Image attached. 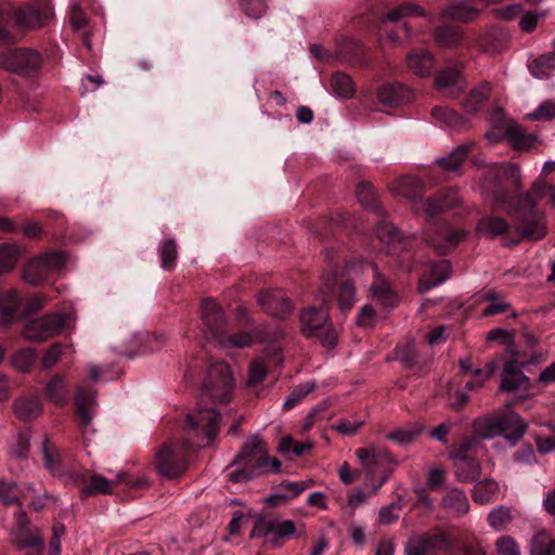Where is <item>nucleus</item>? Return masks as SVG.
<instances>
[{
	"instance_id": "f257e3e1",
	"label": "nucleus",
	"mask_w": 555,
	"mask_h": 555,
	"mask_svg": "<svg viewBox=\"0 0 555 555\" xmlns=\"http://www.w3.org/2000/svg\"><path fill=\"white\" fill-rule=\"evenodd\" d=\"M511 181L517 189L520 188V171L514 164L499 165L487 171L482 188L492 193L499 204L506 205V210L514 220L515 238L511 244H518L522 240L540 241L546 235L544 214L535 208V203L529 193L508 201L505 183Z\"/></svg>"
},
{
	"instance_id": "f03ea898",
	"label": "nucleus",
	"mask_w": 555,
	"mask_h": 555,
	"mask_svg": "<svg viewBox=\"0 0 555 555\" xmlns=\"http://www.w3.org/2000/svg\"><path fill=\"white\" fill-rule=\"evenodd\" d=\"M220 415L214 409L198 408L186 417L185 440L163 447L156 456L155 467L163 477H180L188 468V451L206 447L218 435Z\"/></svg>"
},
{
	"instance_id": "7ed1b4c3",
	"label": "nucleus",
	"mask_w": 555,
	"mask_h": 555,
	"mask_svg": "<svg viewBox=\"0 0 555 555\" xmlns=\"http://www.w3.org/2000/svg\"><path fill=\"white\" fill-rule=\"evenodd\" d=\"M10 16L14 18L17 26L35 29L44 26L53 17V10L47 0L36 1L23 8H12L8 3H1L0 46L15 41V37L5 26Z\"/></svg>"
},
{
	"instance_id": "20e7f679",
	"label": "nucleus",
	"mask_w": 555,
	"mask_h": 555,
	"mask_svg": "<svg viewBox=\"0 0 555 555\" xmlns=\"http://www.w3.org/2000/svg\"><path fill=\"white\" fill-rule=\"evenodd\" d=\"M268 449L264 442L253 436L242 447L241 452L235 456L232 466L241 464L242 467L229 473V480L233 482H245L263 474V461Z\"/></svg>"
},
{
	"instance_id": "39448f33",
	"label": "nucleus",
	"mask_w": 555,
	"mask_h": 555,
	"mask_svg": "<svg viewBox=\"0 0 555 555\" xmlns=\"http://www.w3.org/2000/svg\"><path fill=\"white\" fill-rule=\"evenodd\" d=\"M356 456L360 465L365 469L366 481L380 476L378 483L373 488L375 493L386 481L398 465V461L384 448L371 446L356 450Z\"/></svg>"
},
{
	"instance_id": "423d86ee",
	"label": "nucleus",
	"mask_w": 555,
	"mask_h": 555,
	"mask_svg": "<svg viewBox=\"0 0 555 555\" xmlns=\"http://www.w3.org/2000/svg\"><path fill=\"white\" fill-rule=\"evenodd\" d=\"M44 59L33 48H17L0 52V68L24 78L38 76Z\"/></svg>"
},
{
	"instance_id": "0eeeda50",
	"label": "nucleus",
	"mask_w": 555,
	"mask_h": 555,
	"mask_svg": "<svg viewBox=\"0 0 555 555\" xmlns=\"http://www.w3.org/2000/svg\"><path fill=\"white\" fill-rule=\"evenodd\" d=\"M69 322V315L64 313H48L27 321L23 327V337L36 344H42L59 336Z\"/></svg>"
},
{
	"instance_id": "6e6552de",
	"label": "nucleus",
	"mask_w": 555,
	"mask_h": 555,
	"mask_svg": "<svg viewBox=\"0 0 555 555\" xmlns=\"http://www.w3.org/2000/svg\"><path fill=\"white\" fill-rule=\"evenodd\" d=\"M300 323L305 336L317 337L326 347H333L336 344V333L324 307H310L304 310L300 314Z\"/></svg>"
},
{
	"instance_id": "1a4fd4ad",
	"label": "nucleus",
	"mask_w": 555,
	"mask_h": 555,
	"mask_svg": "<svg viewBox=\"0 0 555 555\" xmlns=\"http://www.w3.org/2000/svg\"><path fill=\"white\" fill-rule=\"evenodd\" d=\"M234 377L229 365L222 361L210 364L204 383L203 396L212 398L220 403L231 400Z\"/></svg>"
},
{
	"instance_id": "9d476101",
	"label": "nucleus",
	"mask_w": 555,
	"mask_h": 555,
	"mask_svg": "<svg viewBox=\"0 0 555 555\" xmlns=\"http://www.w3.org/2000/svg\"><path fill=\"white\" fill-rule=\"evenodd\" d=\"M466 235V231L442 223L428 228L425 232V241L434 250L443 255L455 248Z\"/></svg>"
},
{
	"instance_id": "9b49d317",
	"label": "nucleus",
	"mask_w": 555,
	"mask_h": 555,
	"mask_svg": "<svg viewBox=\"0 0 555 555\" xmlns=\"http://www.w3.org/2000/svg\"><path fill=\"white\" fill-rule=\"evenodd\" d=\"M361 266L370 269L373 273V282L369 289L372 302H375L385 310L397 307L399 304V296L392 288L390 282L378 271L376 264L371 262H361Z\"/></svg>"
},
{
	"instance_id": "f8f14e48",
	"label": "nucleus",
	"mask_w": 555,
	"mask_h": 555,
	"mask_svg": "<svg viewBox=\"0 0 555 555\" xmlns=\"http://www.w3.org/2000/svg\"><path fill=\"white\" fill-rule=\"evenodd\" d=\"M201 319L205 337L217 343L227 333L228 322L222 309L211 299H204L201 304Z\"/></svg>"
},
{
	"instance_id": "ddd939ff",
	"label": "nucleus",
	"mask_w": 555,
	"mask_h": 555,
	"mask_svg": "<svg viewBox=\"0 0 555 555\" xmlns=\"http://www.w3.org/2000/svg\"><path fill=\"white\" fill-rule=\"evenodd\" d=\"M451 548L452 543L446 533H427L409 540L404 545V554L441 555L442 552H449Z\"/></svg>"
},
{
	"instance_id": "4468645a",
	"label": "nucleus",
	"mask_w": 555,
	"mask_h": 555,
	"mask_svg": "<svg viewBox=\"0 0 555 555\" xmlns=\"http://www.w3.org/2000/svg\"><path fill=\"white\" fill-rule=\"evenodd\" d=\"M477 232L488 238L502 236L504 246H512L511 240L515 238V230L504 218L498 216H486L479 220L476 227Z\"/></svg>"
},
{
	"instance_id": "2eb2a0df",
	"label": "nucleus",
	"mask_w": 555,
	"mask_h": 555,
	"mask_svg": "<svg viewBox=\"0 0 555 555\" xmlns=\"http://www.w3.org/2000/svg\"><path fill=\"white\" fill-rule=\"evenodd\" d=\"M525 366V363H518L516 360L507 361L502 370L500 390L505 392L528 390L530 379L522 373Z\"/></svg>"
},
{
	"instance_id": "dca6fc26",
	"label": "nucleus",
	"mask_w": 555,
	"mask_h": 555,
	"mask_svg": "<svg viewBox=\"0 0 555 555\" xmlns=\"http://www.w3.org/2000/svg\"><path fill=\"white\" fill-rule=\"evenodd\" d=\"M296 531V524L293 520H278L260 517L256 520L251 530V538H264L270 533L279 538L293 535Z\"/></svg>"
},
{
	"instance_id": "f3484780",
	"label": "nucleus",
	"mask_w": 555,
	"mask_h": 555,
	"mask_svg": "<svg viewBox=\"0 0 555 555\" xmlns=\"http://www.w3.org/2000/svg\"><path fill=\"white\" fill-rule=\"evenodd\" d=\"M257 302L278 319H284L293 311L291 302L282 291L261 292L257 296Z\"/></svg>"
},
{
	"instance_id": "a211bd4d",
	"label": "nucleus",
	"mask_w": 555,
	"mask_h": 555,
	"mask_svg": "<svg viewBox=\"0 0 555 555\" xmlns=\"http://www.w3.org/2000/svg\"><path fill=\"white\" fill-rule=\"evenodd\" d=\"M504 437L516 444L520 441L527 431L528 424L515 412L507 411L495 414Z\"/></svg>"
},
{
	"instance_id": "6ab92c4d",
	"label": "nucleus",
	"mask_w": 555,
	"mask_h": 555,
	"mask_svg": "<svg viewBox=\"0 0 555 555\" xmlns=\"http://www.w3.org/2000/svg\"><path fill=\"white\" fill-rule=\"evenodd\" d=\"M377 99L383 105L398 107L412 99V92L399 82L385 83L378 88Z\"/></svg>"
},
{
	"instance_id": "aec40b11",
	"label": "nucleus",
	"mask_w": 555,
	"mask_h": 555,
	"mask_svg": "<svg viewBox=\"0 0 555 555\" xmlns=\"http://www.w3.org/2000/svg\"><path fill=\"white\" fill-rule=\"evenodd\" d=\"M436 88L447 95H455L465 87V80L459 69L448 67L437 74Z\"/></svg>"
},
{
	"instance_id": "412c9836",
	"label": "nucleus",
	"mask_w": 555,
	"mask_h": 555,
	"mask_svg": "<svg viewBox=\"0 0 555 555\" xmlns=\"http://www.w3.org/2000/svg\"><path fill=\"white\" fill-rule=\"evenodd\" d=\"M443 509L453 517H463L469 512V501L464 491L450 489L441 500Z\"/></svg>"
},
{
	"instance_id": "4be33fe9",
	"label": "nucleus",
	"mask_w": 555,
	"mask_h": 555,
	"mask_svg": "<svg viewBox=\"0 0 555 555\" xmlns=\"http://www.w3.org/2000/svg\"><path fill=\"white\" fill-rule=\"evenodd\" d=\"M435 57L427 50L412 51L406 55L408 68L418 77H428L435 68Z\"/></svg>"
},
{
	"instance_id": "5701e85b",
	"label": "nucleus",
	"mask_w": 555,
	"mask_h": 555,
	"mask_svg": "<svg viewBox=\"0 0 555 555\" xmlns=\"http://www.w3.org/2000/svg\"><path fill=\"white\" fill-rule=\"evenodd\" d=\"M75 404L82 426H89L93 420L91 409L95 404L94 392L88 386H78L75 393Z\"/></svg>"
},
{
	"instance_id": "b1692460",
	"label": "nucleus",
	"mask_w": 555,
	"mask_h": 555,
	"mask_svg": "<svg viewBox=\"0 0 555 555\" xmlns=\"http://www.w3.org/2000/svg\"><path fill=\"white\" fill-rule=\"evenodd\" d=\"M125 480V474L119 472L114 478H105L101 475H92L90 482L82 488L81 493L86 496L96 494H111L116 486Z\"/></svg>"
},
{
	"instance_id": "393cba45",
	"label": "nucleus",
	"mask_w": 555,
	"mask_h": 555,
	"mask_svg": "<svg viewBox=\"0 0 555 555\" xmlns=\"http://www.w3.org/2000/svg\"><path fill=\"white\" fill-rule=\"evenodd\" d=\"M13 412L18 420L29 422L42 413V404L36 396L21 397L14 401Z\"/></svg>"
},
{
	"instance_id": "a878e982",
	"label": "nucleus",
	"mask_w": 555,
	"mask_h": 555,
	"mask_svg": "<svg viewBox=\"0 0 555 555\" xmlns=\"http://www.w3.org/2000/svg\"><path fill=\"white\" fill-rule=\"evenodd\" d=\"M391 191L397 195L410 199L413 206L414 202L422 196L424 188L421 181L415 177H401L392 183Z\"/></svg>"
},
{
	"instance_id": "bb28decb",
	"label": "nucleus",
	"mask_w": 555,
	"mask_h": 555,
	"mask_svg": "<svg viewBox=\"0 0 555 555\" xmlns=\"http://www.w3.org/2000/svg\"><path fill=\"white\" fill-rule=\"evenodd\" d=\"M11 541L18 550L41 548L43 540L38 530L31 531L29 527L13 528L11 531Z\"/></svg>"
},
{
	"instance_id": "cd10ccee",
	"label": "nucleus",
	"mask_w": 555,
	"mask_h": 555,
	"mask_svg": "<svg viewBox=\"0 0 555 555\" xmlns=\"http://www.w3.org/2000/svg\"><path fill=\"white\" fill-rule=\"evenodd\" d=\"M481 449L482 446L480 442V438H478L477 436H470L452 447V449L449 452V459L451 461L463 459H476Z\"/></svg>"
},
{
	"instance_id": "c85d7f7f",
	"label": "nucleus",
	"mask_w": 555,
	"mask_h": 555,
	"mask_svg": "<svg viewBox=\"0 0 555 555\" xmlns=\"http://www.w3.org/2000/svg\"><path fill=\"white\" fill-rule=\"evenodd\" d=\"M451 272V263L449 260L442 259L431 264L429 276L427 280L420 282V291L427 292L449 279Z\"/></svg>"
},
{
	"instance_id": "c756f323",
	"label": "nucleus",
	"mask_w": 555,
	"mask_h": 555,
	"mask_svg": "<svg viewBox=\"0 0 555 555\" xmlns=\"http://www.w3.org/2000/svg\"><path fill=\"white\" fill-rule=\"evenodd\" d=\"M505 132L516 150H529L537 141V135L526 132L519 125L508 121L505 125Z\"/></svg>"
},
{
	"instance_id": "7c9ffc66",
	"label": "nucleus",
	"mask_w": 555,
	"mask_h": 555,
	"mask_svg": "<svg viewBox=\"0 0 555 555\" xmlns=\"http://www.w3.org/2000/svg\"><path fill=\"white\" fill-rule=\"evenodd\" d=\"M21 305V296L16 291H7L0 295V317L1 322L11 324L16 319V313Z\"/></svg>"
},
{
	"instance_id": "2f4dec72",
	"label": "nucleus",
	"mask_w": 555,
	"mask_h": 555,
	"mask_svg": "<svg viewBox=\"0 0 555 555\" xmlns=\"http://www.w3.org/2000/svg\"><path fill=\"white\" fill-rule=\"evenodd\" d=\"M67 393L66 378L61 374L53 375L44 386V396L59 405L65 404Z\"/></svg>"
},
{
	"instance_id": "473e14b6",
	"label": "nucleus",
	"mask_w": 555,
	"mask_h": 555,
	"mask_svg": "<svg viewBox=\"0 0 555 555\" xmlns=\"http://www.w3.org/2000/svg\"><path fill=\"white\" fill-rule=\"evenodd\" d=\"M455 477L461 482L476 481L481 475V465L476 459L454 460Z\"/></svg>"
},
{
	"instance_id": "72a5a7b5",
	"label": "nucleus",
	"mask_w": 555,
	"mask_h": 555,
	"mask_svg": "<svg viewBox=\"0 0 555 555\" xmlns=\"http://www.w3.org/2000/svg\"><path fill=\"white\" fill-rule=\"evenodd\" d=\"M499 485L494 479L487 478L477 482L473 489V499L478 504H489L499 494Z\"/></svg>"
},
{
	"instance_id": "f704fd0d",
	"label": "nucleus",
	"mask_w": 555,
	"mask_h": 555,
	"mask_svg": "<svg viewBox=\"0 0 555 555\" xmlns=\"http://www.w3.org/2000/svg\"><path fill=\"white\" fill-rule=\"evenodd\" d=\"M473 144H462L452 150L449 155L437 159V164L446 171H455L467 158Z\"/></svg>"
},
{
	"instance_id": "c9c22d12",
	"label": "nucleus",
	"mask_w": 555,
	"mask_h": 555,
	"mask_svg": "<svg viewBox=\"0 0 555 555\" xmlns=\"http://www.w3.org/2000/svg\"><path fill=\"white\" fill-rule=\"evenodd\" d=\"M21 256V249L17 245L11 243H0V274L11 272Z\"/></svg>"
},
{
	"instance_id": "e433bc0d",
	"label": "nucleus",
	"mask_w": 555,
	"mask_h": 555,
	"mask_svg": "<svg viewBox=\"0 0 555 555\" xmlns=\"http://www.w3.org/2000/svg\"><path fill=\"white\" fill-rule=\"evenodd\" d=\"M435 41L443 48H454L461 43L463 34L459 27L442 26L434 33Z\"/></svg>"
},
{
	"instance_id": "4c0bfd02",
	"label": "nucleus",
	"mask_w": 555,
	"mask_h": 555,
	"mask_svg": "<svg viewBox=\"0 0 555 555\" xmlns=\"http://www.w3.org/2000/svg\"><path fill=\"white\" fill-rule=\"evenodd\" d=\"M331 87L337 96L345 99L351 98L356 90L352 78L341 72L333 74L331 79Z\"/></svg>"
},
{
	"instance_id": "58836bf2",
	"label": "nucleus",
	"mask_w": 555,
	"mask_h": 555,
	"mask_svg": "<svg viewBox=\"0 0 555 555\" xmlns=\"http://www.w3.org/2000/svg\"><path fill=\"white\" fill-rule=\"evenodd\" d=\"M255 341L256 339L248 332H240L232 335H227V333H224L216 345L222 349L245 348Z\"/></svg>"
},
{
	"instance_id": "ea45409f",
	"label": "nucleus",
	"mask_w": 555,
	"mask_h": 555,
	"mask_svg": "<svg viewBox=\"0 0 555 555\" xmlns=\"http://www.w3.org/2000/svg\"><path fill=\"white\" fill-rule=\"evenodd\" d=\"M485 301L489 305L482 310L483 317H490L507 312L511 309V305L498 293L487 292L482 295Z\"/></svg>"
},
{
	"instance_id": "a19ab883",
	"label": "nucleus",
	"mask_w": 555,
	"mask_h": 555,
	"mask_svg": "<svg viewBox=\"0 0 555 555\" xmlns=\"http://www.w3.org/2000/svg\"><path fill=\"white\" fill-rule=\"evenodd\" d=\"M531 555H555V540L540 531L531 540Z\"/></svg>"
},
{
	"instance_id": "79ce46f5",
	"label": "nucleus",
	"mask_w": 555,
	"mask_h": 555,
	"mask_svg": "<svg viewBox=\"0 0 555 555\" xmlns=\"http://www.w3.org/2000/svg\"><path fill=\"white\" fill-rule=\"evenodd\" d=\"M48 275L49 272L42 264V261L39 259V257L28 261L24 268V279L31 285L41 283L47 279Z\"/></svg>"
},
{
	"instance_id": "37998d69",
	"label": "nucleus",
	"mask_w": 555,
	"mask_h": 555,
	"mask_svg": "<svg viewBox=\"0 0 555 555\" xmlns=\"http://www.w3.org/2000/svg\"><path fill=\"white\" fill-rule=\"evenodd\" d=\"M476 429L479 435L478 438L480 439H492L503 435L495 414L477 421Z\"/></svg>"
},
{
	"instance_id": "c03bdc74",
	"label": "nucleus",
	"mask_w": 555,
	"mask_h": 555,
	"mask_svg": "<svg viewBox=\"0 0 555 555\" xmlns=\"http://www.w3.org/2000/svg\"><path fill=\"white\" fill-rule=\"evenodd\" d=\"M488 524L495 531H501L513 520L512 511L505 505H499L488 514Z\"/></svg>"
},
{
	"instance_id": "a18cd8bd",
	"label": "nucleus",
	"mask_w": 555,
	"mask_h": 555,
	"mask_svg": "<svg viewBox=\"0 0 555 555\" xmlns=\"http://www.w3.org/2000/svg\"><path fill=\"white\" fill-rule=\"evenodd\" d=\"M529 68L532 76L538 79L547 77L555 68V54L550 53L541 55L540 57L532 61Z\"/></svg>"
},
{
	"instance_id": "49530a36",
	"label": "nucleus",
	"mask_w": 555,
	"mask_h": 555,
	"mask_svg": "<svg viewBox=\"0 0 555 555\" xmlns=\"http://www.w3.org/2000/svg\"><path fill=\"white\" fill-rule=\"evenodd\" d=\"M490 93L489 85L485 83L480 87L470 91L468 96L464 101L466 111L475 113L479 109V106L488 99Z\"/></svg>"
},
{
	"instance_id": "de8ad7c7",
	"label": "nucleus",
	"mask_w": 555,
	"mask_h": 555,
	"mask_svg": "<svg viewBox=\"0 0 555 555\" xmlns=\"http://www.w3.org/2000/svg\"><path fill=\"white\" fill-rule=\"evenodd\" d=\"M431 115L435 119L453 128H460L465 124L463 117L449 107L436 106L433 108Z\"/></svg>"
},
{
	"instance_id": "09e8293b",
	"label": "nucleus",
	"mask_w": 555,
	"mask_h": 555,
	"mask_svg": "<svg viewBox=\"0 0 555 555\" xmlns=\"http://www.w3.org/2000/svg\"><path fill=\"white\" fill-rule=\"evenodd\" d=\"M442 15L457 21H468L476 15V9L470 4L454 2L443 10Z\"/></svg>"
},
{
	"instance_id": "8fccbe9b",
	"label": "nucleus",
	"mask_w": 555,
	"mask_h": 555,
	"mask_svg": "<svg viewBox=\"0 0 555 555\" xmlns=\"http://www.w3.org/2000/svg\"><path fill=\"white\" fill-rule=\"evenodd\" d=\"M41 449L43 454L44 466L52 474H60L61 466L59 451L50 443V441L47 438L42 441Z\"/></svg>"
},
{
	"instance_id": "3c124183",
	"label": "nucleus",
	"mask_w": 555,
	"mask_h": 555,
	"mask_svg": "<svg viewBox=\"0 0 555 555\" xmlns=\"http://www.w3.org/2000/svg\"><path fill=\"white\" fill-rule=\"evenodd\" d=\"M37 359V352L34 348H24L16 351L12 362L20 372H28Z\"/></svg>"
},
{
	"instance_id": "603ef678",
	"label": "nucleus",
	"mask_w": 555,
	"mask_h": 555,
	"mask_svg": "<svg viewBox=\"0 0 555 555\" xmlns=\"http://www.w3.org/2000/svg\"><path fill=\"white\" fill-rule=\"evenodd\" d=\"M396 358L405 366L413 367L420 364L417 359L415 345L413 343H405L403 345L397 346L396 349Z\"/></svg>"
},
{
	"instance_id": "864d4df0",
	"label": "nucleus",
	"mask_w": 555,
	"mask_h": 555,
	"mask_svg": "<svg viewBox=\"0 0 555 555\" xmlns=\"http://www.w3.org/2000/svg\"><path fill=\"white\" fill-rule=\"evenodd\" d=\"M425 15L423 9L413 3H403L392 10L387 15V20L390 22H397L403 17L421 16Z\"/></svg>"
},
{
	"instance_id": "5fc2aeb1",
	"label": "nucleus",
	"mask_w": 555,
	"mask_h": 555,
	"mask_svg": "<svg viewBox=\"0 0 555 555\" xmlns=\"http://www.w3.org/2000/svg\"><path fill=\"white\" fill-rule=\"evenodd\" d=\"M315 388V383L307 382L297 386L289 396L285 399L283 406L285 410L294 408L299 403L308 393Z\"/></svg>"
},
{
	"instance_id": "6e6d98bb",
	"label": "nucleus",
	"mask_w": 555,
	"mask_h": 555,
	"mask_svg": "<svg viewBox=\"0 0 555 555\" xmlns=\"http://www.w3.org/2000/svg\"><path fill=\"white\" fill-rule=\"evenodd\" d=\"M356 302V288L352 282L341 283L338 294V307L340 310H349Z\"/></svg>"
},
{
	"instance_id": "4d7b16f0",
	"label": "nucleus",
	"mask_w": 555,
	"mask_h": 555,
	"mask_svg": "<svg viewBox=\"0 0 555 555\" xmlns=\"http://www.w3.org/2000/svg\"><path fill=\"white\" fill-rule=\"evenodd\" d=\"M241 10L250 18L262 17L268 10L266 0H240Z\"/></svg>"
},
{
	"instance_id": "13d9d810",
	"label": "nucleus",
	"mask_w": 555,
	"mask_h": 555,
	"mask_svg": "<svg viewBox=\"0 0 555 555\" xmlns=\"http://www.w3.org/2000/svg\"><path fill=\"white\" fill-rule=\"evenodd\" d=\"M412 207L416 212H422L427 217H435L442 211V206L438 198H422L421 196L414 202Z\"/></svg>"
},
{
	"instance_id": "bf43d9fd",
	"label": "nucleus",
	"mask_w": 555,
	"mask_h": 555,
	"mask_svg": "<svg viewBox=\"0 0 555 555\" xmlns=\"http://www.w3.org/2000/svg\"><path fill=\"white\" fill-rule=\"evenodd\" d=\"M178 256L177 244L172 238L167 240L160 248L162 267L165 270H172Z\"/></svg>"
},
{
	"instance_id": "052dcab7",
	"label": "nucleus",
	"mask_w": 555,
	"mask_h": 555,
	"mask_svg": "<svg viewBox=\"0 0 555 555\" xmlns=\"http://www.w3.org/2000/svg\"><path fill=\"white\" fill-rule=\"evenodd\" d=\"M379 320L378 312L373 307L372 302L365 304L359 311L357 324L363 327H372Z\"/></svg>"
},
{
	"instance_id": "680f3d73",
	"label": "nucleus",
	"mask_w": 555,
	"mask_h": 555,
	"mask_svg": "<svg viewBox=\"0 0 555 555\" xmlns=\"http://www.w3.org/2000/svg\"><path fill=\"white\" fill-rule=\"evenodd\" d=\"M504 34L500 30H493L488 35L487 42L482 49L489 54L500 53L505 48Z\"/></svg>"
},
{
	"instance_id": "e2e57ef3",
	"label": "nucleus",
	"mask_w": 555,
	"mask_h": 555,
	"mask_svg": "<svg viewBox=\"0 0 555 555\" xmlns=\"http://www.w3.org/2000/svg\"><path fill=\"white\" fill-rule=\"evenodd\" d=\"M376 234L379 237L380 241L385 242L386 244H393L398 241H400V231L389 222H382L378 224Z\"/></svg>"
},
{
	"instance_id": "0e129e2a",
	"label": "nucleus",
	"mask_w": 555,
	"mask_h": 555,
	"mask_svg": "<svg viewBox=\"0 0 555 555\" xmlns=\"http://www.w3.org/2000/svg\"><path fill=\"white\" fill-rule=\"evenodd\" d=\"M420 429L398 428L386 435V438L399 444H409L420 435Z\"/></svg>"
},
{
	"instance_id": "69168bd1",
	"label": "nucleus",
	"mask_w": 555,
	"mask_h": 555,
	"mask_svg": "<svg viewBox=\"0 0 555 555\" xmlns=\"http://www.w3.org/2000/svg\"><path fill=\"white\" fill-rule=\"evenodd\" d=\"M498 555H520V548L515 539L508 535L498 538L495 542Z\"/></svg>"
},
{
	"instance_id": "338daca9",
	"label": "nucleus",
	"mask_w": 555,
	"mask_h": 555,
	"mask_svg": "<svg viewBox=\"0 0 555 555\" xmlns=\"http://www.w3.org/2000/svg\"><path fill=\"white\" fill-rule=\"evenodd\" d=\"M527 117L531 120H552L555 117V104L551 101L543 102L535 111L529 113Z\"/></svg>"
},
{
	"instance_id": "774afa93",
	"label": "nucleus",
	"mask_w": 555,
	"mask_h": 555,
	"mask_svg": "<svg viewBox=\"0 0 555 555\" xmlns=\"http://www.w3.org/2000/svg\"><path fill=\"white\" fill-rule=\"evenodd\" d=\"M358 201L365 207H371L375 204L376 193L373 186L367 182H360L356 191Z\"/></svg>"
}]
</instances>
